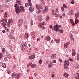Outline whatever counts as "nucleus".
<instances>
[{"mask_svg": "<svg viewBox=\"0 0 79 79\" xmlns=\"http://www.w3.org/2000/svg\"><path fill=\"white\" fill-rule=\"evenodd\" d=\"M69 65V61L68 60H66L64 62V66L65 69H68V66Z\"/></svg>", "mask_w": 79, "mask_h": 79, "instance_id": "1", "label": "nucleus"}, {"mask_svg": "<svg viewBox=\"0 0 79 79\" xmlns=\"http://www.w3.org/2000/svg\"><path fill=\"white\" fill-rule=\"evenodd\" d=\"M14 7L15 8V11L17 13H20L21 10H19V8H20V6L19 5L15 4L14 5Z\"/></svg>", "mask_w": 79, "mask_h": 79, "instance_id": "2", "label": "nucleus"}, {"mask_svg": "<svg viewBox=\"0 0 79 79\" xmlns=\"http://www.w3.org/2000/svg\"><path fill=\"white\" fill-rule=\"evenodd\" d=\"M45 23L43 22L39 23L38 24V26L39 27H41V28L43 27V29H45V27H44V26H45Z\"/></svg>", "mask_w": 79, "mask_h": 79, "instance_id": "3", "label": "nucleus"}, {"mask_svg": "<svg viewBox=\"0 0 79 79\" xmlns=\"http://www.w3.org/2000/svg\"><path fill=\"white\" fill-rule=\"evenodd\" d=\"M27 44H23L21 47L22 50L23 52H24L26 50V48H27Z\"/></svg>", "mask_w": 79, "mask_h": 79, "instance_id": "4", "label": "nucleus"}, {"mask_svg": "<svg viewBox=\"0 0 79 79\" xmlns=\"http://www.w3.org/2000/svg\"><path fill=\"white\" fill-rule=\"evenodd\" d=\"M20 76V73H18V74L14 73L12 74V77H14L15 76H16L15 78L16 79H19L18 78L19 77V76Z\"/></svg>", "mask_w": 79, "mask_h": 79, "instance_id": "5", "label": "nucleus"}, {"mask_svg": "<svg viewBox=\"0 0 79 79\" xmlns=\"http://www.w3.org/2000/svg\"><path fill=\"white\" fill-rule=\"evenodd\" d=\"M31 66V68L36 67V65L35 64H32V63H30L28 64V67Z\"/></svg>", "mask_w": 79, "mask_h": 79, "instance_id": "6", "label": "nucleus"}, {"mask_svg": "<svg viewBox=\"0 0 79 79\" xmlns=\"http://www.w3.org/2000/svg\"><path fill=\"white\" fill-rule=\"evenodd\" d=\"M35 6L36 9L38 10H41V9H43V8H44V6L42 5H39L37 4Z\"/></svg>", "mask_w": 79, "mask_h": 79, "instance_id": "7", "label": "nucleus"}, {"mask_svg": "<svg viewBox=\"0 0 79 79\" xmlns=\"http://www.w3.org/2000/svg\"><path fill=\"white\" fill-rule=\"evenodd\" d=\"M51 40V38H50V36L49 35L47 36L46 37H45V40H46V41L50 42Z\"/></svg>", "mask_w": 79, "mask_h": 79, "instance_id": "8", "label": "nucleus"}, {"mask_svg": "<svg viewBox=\"0 0 79 79\" xmlns=\"http://www.w3.org/2000/svg\"><path fill=\"white\" fill-rule=\"evenodd\" d=\"M54 30L56 31H59V27H58V25H56L54 26Z\"/></svg>", "mask_w": 79, "mask_h": 79, "instance_id": "9", "label": "nucleus"}, {"mask_svg": "<svg viewBox=\"0 0 79 79\" xmlns=\"http://www.w3.org/2000/svg\"><path fill=\"white\" fill-rule=\"evenodd\" d=\"M20 8L19 9V10H20V12H24V11H25V9H24V7L22 6H20Z\"/></svg>", "mask_w": 79, "mask_h": 79, "instance_id": "10", "label": "nucleus"}, {"mask_svg": "<svg viewBox=\"0 0 79 79\" xmlns=\"http://www.w3.org/2000/svg\"><path fill=\"white\" fill-rule=\"evenodd\" d=\"M44 8V9L42 10L43 13H45L48 10V7L47 6H45Z\"/></svg>", "mask_w": 79, "mask_h": 79, "instance_id": "11", "label": "nucleus"}, {"mask_svg": "<svg viewBox=\"0 0 79 79\" xmlns=\"http://www.w3.org/2000/svg\"><path fill=\"white\" fill-rule=\"evenodd\" d=\"M6 22L7 23V22L8 21V19H7V18H6V17H4V18L2 19L1 22L2 23H3V22Z\"/></svg>", "mask_w": 79, "mask_h": 79, "instance_id": "12", "label": "nucleus"}, {"mask_svg": "<svg viewBox=\"0 0 79 79\" xmlns=\"http://www.w3.org/2000/svg\"><path fill=\"white\" fill-rule=\"evenodd\" d=\"M35 55H31L30 56H29V58L30 60H32V59H34V58H35Z\"/></svg>", "mask_w": 79, "mask_h": 79, "instance_id": "13", "label": "nucleus"}, {"mask_svg": "<svg viewBox=\"0 0 79 79\" xmlns=\"http://www.w3.org/2000/svg\"><path fill=\"white\" fill-rule=\"evenodd\" d=\"M63 75L65 76L66 78H68V76H69V74L67 73H66L65 72L64 73Z\"/></svg>", "mask_w": 79, "mask_h": 79, "instance_id": "14", "label": "nucleus"}, {"mask_svg": "<svg viewBox=\"0 0 79 79\" xmlns=\"http://www.w3.org/2000/svg\"><path fill=\"white\" fill-rule=\"evenodd\" d=\"M22 22H23L22 20H21L20 19H19L18 24H19V26H21V25L22 24Z\"/></svg>", "mask_w": 79, "mask_h": 79, "instance_id": "15", "label": "nucleus"}, {"mask_svg": "<svg viewBox=\"0 0 79 79\" xmlns=\"http://www.w3.org/2000/svg\"><path fill=\"white\" fill-rule=\"evenodd\" d=\"M29 36L28 33H26L25 34V38L27 39V38H29Z\"/></svg>", "mask_w": 79, "mask_h": 79, "instance_id": "16", "label": "nucleus"}, {"mask_svg": "<svg viewBox=\"0 0 79 79\" xmlns=\"http://www.w3.org/2000/svg\"><path fill=\"white\" fill-rule=\"evenodd\" d=\"M72 56H75L76 55V52H75V51H74V50L73 49H72Z\"/></svg>", "mask_w": 79, "mask_h": 79, "instance_id": "17", "label": "nucleus"}, {"mask_svg": "<svg viewBox=\"0 0 79 79\" xmlns=\"http://www.w3.org/2000/svg\"><path fill=\"white\" fill-rule=\"evenodd\" d=\"M29 10L31 12H32V11H34V7H30L29 9Z\"/></svg>", "mask_w": 79, "mask_h": 79, "instance_id": "18", "label": "nucleus"}, {"mask_svg": "<svg viewBox=\"0 0 79 79\" xmlns=\"http://www.w3.org/2000/svg\"><path fill=\"white\" fill-rule=\"evenodd\" d=\"M70 44V43L69 42H68L67 43H66L65 44H64V47H66V48H67L68 47V45H69Z\"/></svg>", "mask_w": 79, "mask_h": 79, "instance_id": "19", "label": "nucleus"}, {"mask_svg": "<svg viewBox=\"0 0 79 79\" xmlns=\"http://www.w3.org/2000/svg\"><path fill=\"white\" fill-rule=\"evenodd\" d=\"M51 58L52 59H55V58H56V54H52L51 55Z\"/></svg>", "mask_w": 79, "mask_h": 79, "instance_id": "20", "label": "nucleus"}, {"mask_svg": "<svg viewBox=\"0 0 79 79\" xmlns=\"http://www.w3.org/2000/svg\"><path fill=\"white\" fill-rule=\"evenodd\" d=\"M9 37L10 38V39H14V37L12 36L11 35V33H9Z\"/></svg>", "mask_w": 79, "mask_h": 79, "instance_id": "21", "label": "nucleus"}, {"mask_svg": "<svg viewBox=\"0 0 79 79\" xmlns=\"http://www.w3.org/2000/svg\"><path fill=\"white\" fill-rule=\"evenodd\" d=\"M7 57L9 59H11L12 58V56L10 54H9L7 55Z\"/></svg>", "mask_w": 79, "mask_h": 79, "instance_id": "22", "label": "nucleus"}, {"mask_svg": "<svg viewBox=\"0 0 79 79\" xmlns=\"http://www.w3.org/2000/svg\"><path fill=\"white\" fill-rule=\"evenodd\" d=\"M28 3H29V5L30 6V7H31L32 6V3H31V0H28Z\"/></svg>", "mask_w": 79, "mask_h": 79, "instance_id": "23", "label": "nucleus"}, {"mask_svg": "<svg viewBox=\"0 0 79 79\" xmlns=\"http://www.w3.org/2000/svg\"><path fill=\"white\" fill-rule=\"evenodd\" d=\"M70 21L71 23V24L72 26H74L75 25V23H74V22L73 21V20L72 19H70Z\"/></svg>", "mask_w": 79, "mask_h": 79, "instance_id": "24", "label": "nucleus"}, {"mask_svg": "<svg viewBox=\"0 0 79 79\" xmlns=\"http://www.w3.org/2000/svg\"><path fill=\"white\" fill-rule=\"evenodd\" d=\"M2 25L4 27H6L7 25V24L6 23V22H4L2 23Z\"/></svg>", "mask_w": 79, "mask_h": 79, "instance_id": "25", "label": "nucleus"}, {"mask_svg": "<svg viewBox=\"0 0 79 79\" xmlns=\"http://www.w3.org/2000/svg\"><path fill=\"white\" fill-rule=\"evenodd\" d=\"M2 66L3 68H6V64L5 63H3L2 64Z\"/></svg>", "mask_w": 79, "mask_h": 79, "instance_id": "26", "label": "nucleus"}, {"mask_svg": "<svg viewBox=\"0 0 79 79\" xmlns=\"http://www.w3.org/2000/svg\"><path fill=\"white\" fill-rule=\"evenodd\" d=\"M69 13L70 15H73V10L71 9H70Z\"/></svg>", "mask_w": 79, "mask_h": 79, "instance_id": "27", "label": "nucleus"}, {"mask_svg": "<svg viewBox=\"0 0 79 79\" xmlns=\"http://www.w3.org/2000/svg\"><path fill=\"white\" fill-rule=\"evenodd\" d=\"M53 66V64L51 63H49L48 64V67L49 68H52Z\"/></svg>", "mask_w": 79, "mask_h": 79, "instance_id": "28", "label": "nucleus"}, {"mask_svg": "<svg viewBox=\"0 0 79 79\" xmlns=\"http://www.w3.org/2000/svg\"><path fill=\"white\" fill-rule=\"evenodd\" d=\"M16 3H17L18 5H20L21 4V2L19 1H16Z\"/></svg>", "mask_w": 79, "mask_h": 79, "instance_id": "29", "label": "nucleus"}, {"mask_svg": "<svg viewBox=\"0 0 79 79\" xmlns=\"http://www.w3.org/2000/svg\"><path fill=\"white\" fill-rule=\"evenodd\" d=\"M54 40L56 42V43H59V42H60V40H56L55 39H54Z\"/></svg>", "mask_w": 79, "mask_h": 79, "instance_id": "30", "label": "nucleus"}, {"mask_svg": "<svg viewBox=\"0 0 79 79\" xmlns=\"http://www.w3.org/2000/svg\"><path fill=\"white\" fill-rule=\"evenodd\" d=\"M79 21V20L77 19L76 18L75 19V23L76 24H77V23H78V21Z\"/></svg>", "mask_w": 79, "mask_h": 79, "instance_id": "31", "label": "nucleus"}, {"mask_svg": "<svg viewBox=\"0 0 79 79\" xmlns=\"http://www.w3.org/2000/svg\"><path fill=\"white\" fill-rule=\"evenodd\" d=\"M7 73L8 74H11V70L10 69H8L7 71Z\"/></svg>", "mask_w": 79, "mask_h": 79, "instance_id": "32", "label": "nucleus"}, {"mask_svg": "<svg viewBox=\"0 0 79 79\" xmlns=\"http://www.w3.org/2000/svg\"><path fill=\"white\" fill-rule=\"evenodd\" d=\"M38 19L41 21L42 20V16L40 15L38 17Z\"/></svg>", "mask_w": 79, "mask_h": 79, "instance_id": "33", "label": "nucleus"}, {"mask_svg": "<svg viewBox=\"0 0 79 79\" xmlns=\"http://www.w3.org/2000/svg\"><path fill=\"white\" fill-rule=\"evenodd\" d=\"M75 16L76 18H78L79 17V13H76L75 14Z\"/></svg>", "mask_w": 79, "mask_h": 79, "instance_id": "34", "label": "nucleus"}, {"mask_svg": "<svg viewBox=\"0 0 79 79\" xmlns=\"http://www.w3.org/2000/svg\"><path fill=\"white\" fill-rule=\"evenodd\" d=\"M7 15H8L7 13H4V18H7Z\"/></svg>", "mask_w": 79, "mask_h": 79, "instance_id": "35", "label": "nucleus"}, {"mask_svg": "<svg viewBox=\"0 0 79 79\" xmlns=\"http://www.w3.org/2000/svg\"><path fill=\"white\" fill-rule=\"evenodd\" d=\"M77 60H79V54L78 53H77Z\"/></svg>", "mask_w": 79, "mask_h": 79, "instance_id": "36", "label": "nucleus"}, {"mask_svg": "<svg viewBox=\"0 0 79 79\" xmlns=\"http://www.w3.org/2000/svg\"><path fill=\"white\" fill-rule=\"evenodd\" d=\"M59 32L60 34H62V33H63V30L61 29H60L59 30Z\"/></svg>", "mask_w": 79, "mask_h": 79, "instance_id": "37", "label": "nucleus"}, {"mask_svg": "<svg viewBox=\"0 0 79 79\" xmlns=\"http://www.w3.org/2000/svg\"><path fill=\"white\" fill-rule=\"evenodd\" d=\"M3 58V54L0 53V59H2Z\"/></svg>", "mask_w": 79, "mask_h": 79, "instance_id": "38", "label": "nucleus"}, {"mask_svg": "<svg viewBox=\"0 0 79 79\" xmlns=\"http://www.w3.org/2000/svg\"><path fill=\"white\" fill-rule=\"evenodd\" d=\"M39 63L40 64H42V60L40 59L39 61Z\"/></svg>", "mask_w": 79, "mask_h": 79, "instance_id": "39", "label": "nucleus"}, {"mask_svg": "<svg viewBox=\"0 0 79 79\" xmlns=\"http://www.w3.org/2000/svg\"><path fill=\"white\" fill-rule=\"evenodd\" d=\"M8 22H9L10 23H13V20L11 19H10L9 20H8Z\"/></svg>", "mask_w": 79, "mask_h": 79, "instance_id": "40", "label": "nucleus"}, {"mask_svg": "<svg viewBox=\"0 0 79 79\" xmlns=\"http://www.w3.org/2000/svg\"><path fill=\"white\" fill-rule=\"evenodd\" d=\"M7 26H8V27H10L11 26V23H10V22H8Z\"/></svg>", "mask_w": 79, "mask_h": 79, "instance_id": "41", "label": "nucleus"}, {"mask_svg": "<svg viewBox=\"0 0 79 79\" xmlns=\"http://www.w3.org/2000/svg\"><path fill=\"white\" fill-rule=\"evenodd\" d=\"M49 16L48 15L47 16V18L46 19V21H48L49 20Z\"/></svg>", "mask_w": 79, "mask_h": 79, "instance_id": "42", "label": "nucleus"}, {"mask_svg": "<svg viewBox=\"0 0 79 79\" xmlns=\"http://www.w3.org/2000/svg\"><path fill=\"white\" fill-rule=\"evenodd\" d=\"M70 38H71V40H73V41H74V38L73 37V36L72 35H71L70 36Z\"/></svg>", "mask_w": 79, "mask_h": 79, "instance_id": "43", "label": "nucleus"}, {"mask_svg": "<svg viewBox=\"0 0 79 79\" xmlns=\"http://www.w3.org/2000/svg\"><path fill=\"white\" fill-rule=\"evenodd\" d=\"M63 6L64 8H67V6L65 4H64L63 5Z\"/></svg>", "mask_w": 79, "mask_h": 79, "instance_id": "44", "label": "nucleus"}, {"mask_svg": "<svg viewBox=\"0 0 79 79\" xmlns=\"http://www.w3.org/2000/svg\"><path fill=\"white\" fill-rule=\"evenodd\" d=\"M2 51L3 53L5 52V48H2Z\"/></svg>", "mask_w": 79, "mask_h": 79, "instance_id": "45", "label": "nucleus"}, {"mask_svg": "<svg viewBox=\"0 0 79 79\" xmlns=\"http://www.w3.org/2000/svg\"><path fill=\"white\" fill-rule=\"evenodd\" d=\"M28 5H29L28 3H26L25 4V6L26 8L27 7V6H28Z\"/></svg>", "mask_w": 79, "mask_h": 79, "instance_id": "46", "label": "nucleus"}, {"mask_svg": "<svg viewBox=\"0 0 79 79\" xmlns=\"http://www.w3.org/2000/svg\"><path fill=\"white\" fill-rule=\"evenodd\" d=\"M24 28H25L26 29H27V25H24Z\"/></svg>", "mask_w": 79, "mask_h": 79, "instance_id": "47", "label": "nucleus"}, {"mask_svg": "<svg viewBox=\"0 0 79 79\" xmlns=\"http://www.w3.org/2000/svg\"><path fill=\"white\" fill-rule=\"evenodd\" d=\"M30 24L31 25H33V20H31L30 21Z\"/></svg>", "mask_w": 79, "mask_h": 79, "instance_id": "48", "label": "nucleus"}, {"mask_svg": "<svg viewBox=\"0 0 79 79\" xmlns=\"http://www.w3.org/2000/svg\"><path fill=\"white\" fill-rule=\"evenodd\" d=\"M55 16L56 17H58L59 16V15L57 14H55Z\"/></svg>", "mask_w": 79, "mask_h": 79, "instance_id": "49", "label": "nucleus"}, {"mask_svg": "<svg viewBox=\"0 0 79 79\" xmlns=\"http://www.w3.org/2000/svg\"><path fill=\"white\" fill-rule=\"evenodd\" d=\"M44 0H41V2L43 3V5H45V3L44 2Z\"/></svg>", "mask_w": 79, "mask_h": 79, "instance_id": "50", "label": "nucleus"}, {"mask_svg": "<svg viewBox=\"0 0 79 79\" xmlns=\"http://www.w3.org/2000/svg\"><path fill=\"white\" fill-rule=\"evenodd\" d=\"M61 10L63 11H64V7H61Z\"/></svg>", "mask_w": 79, "mask_h": 79, "instance_id": "51", "label": "nucleus"}, {"mask_svg": "<svg viewBox=\"0 0 79 79\" xmlns=\"http://www.w3.org/2000/svg\"><path fill=\"white\" fill-rule=\"evenodd\" d=\"M9 48H10V50H12L13 48H12V46H9Z\"/></svg>", "mask_w": 79, "mask_h": 79, "instance_id": "52", "label": "nucleus"}, {"mask_svg": "<svg viewBox=\"0 0 79 79\" xmlns=\"http://www.w3.org/2000/svg\"><path fill=\"white\" fill-rule=\"evenodd\" d=\"M71 3L72 5H73V4H74V0L72 1L71 2Z\"/></svg>", "mask_w": 79, "mask_h": 79, "instance_id": "53", "label": "nucleus"}, {"mask_svg": "<svg viewBox=\"0 0 79 79\" xmlns=\"http://www.w3.org/2000/svg\"><path fill=\"white\" fill-rule=\"evenodd\" d=\"M35 35H33L32 36V38L33 39H35Z\"/></svg>", "mask_w": 79, "mask_h": 79, "instance_id": "54", "label": "nucleus"}, {"mask_svg": "<svg viewBox=\"0 0 79 79\" xmlns=\"http://www.w3.org/2000/svg\"><path fill=\"white\" fill-rule=\"evenodd\" d=\"M69 61H74V60L73 59H69Z\"/></svg>", "mask_w": 79, "mask_h": 79, "instance_id": "55", "label": "nucleus"}, {"mask_svg": "<svg viewBox=\"0 0 79 79\" xmlns=\"http://www.w3.org/2000/svg\"><path fill=\"white\" fill-rule=\"evenodd\" d=\"M42 11V10H40L38 11V12L39 13H41V12Z\"/></svg>", "mask_w": 79, "mask_h": 79, "instance_id": "56", "label": "nucleus"}, {"mask_svg": "<svg viewBox=\"0 0 79 79\" xmlns=\"http://www.w3.org/2000/svg\"><path fill=\"white\" fill-rule=\"evenodd\" d=\"M11 0H7L6 2L7 3H9V2H10Z\"/></svg>", "mask_w": 79, "mask_h": 79, "instance_id": "57", "label": "nucleus"}, {"mask_svg": "<svg viewBox=\"0 0 79 79\" xmlns=\"http://www.w3.org/2000/svg\"><path fill=\"white\" fill-rule=\"evenodd\" d=\"M52 15H54L55 14V13H53V12H54V10H52Z\"/></svg>", "mask_w": 79, "mask_h": 79, "instance_id": "58", "label": "nucleus"}, {"mask_svg": "<svg viewBox=\"0 0 79 79\" xmlns=\"http://www.w3.org/2000/svg\"><path fill=\"white\" fill-rule=\"evenodd\" d=\"M3 12V10H0V12L1 13H2V12Z\"/></svg>", "mask_w": 79, "mask_h": 79, "instance_id": "59", "label": "nucleus"}, {"mask_svg": "<svg viewBox=\"0 0 79 79\" xmlns=\"http://www.w3.org/2000/svg\"><path fill=\"white\" fill-rule=\"evenodd\" d=\"M59 61H60V62H61V63H62V60H61L60 59H59Z\"/></svg>", "mask_w": 79, "mask_h": 79, "instance_id": "60", "label": "nucleus"}, {"mask_svg": "<svg viewBox=\"0 0 79 79\" xmlns=\"http://www.w3.org/2000/svg\"><path fill=\"white\" fill-rule=\"evenodd\" d=\"M62 15L63 16H65V14L64 13H63Z\"/></svg>", "mask_w": 79, "mask_h": 79, "instance_id": "61", "label": "nucleus"}, {"mask_svg": "<svg viewBox=\"0 0 79 79\" xmlns=\"http://www.w3.org/2000/svg\"><path fill=\"white\" fill-rule=\"evenodd\" d=\"M75 79H78V77H75Z\"/></svg>", "mask_w": 79, "mask_h": 79, "instance_id": "62", "label": "nucleus"}, {"mask_svg": "<svg viewBox=\"0 0 79 79\" xmlns=\"http://www.w3.org/2000/svg\"><path fill=\"white\" fill-rule=\"evenodd\" d=\"M49 28L50 29H52V25H50L49 26Z\"/></svg>", "mask_w": 79, "mask_h": 79, "instance_id": "63", "label": "nucleus"}, {"mask_svg": "<svg viewBox=\"0 0 79 79\" xmlns=\"http://www.w3.org/2000/svg\"><path fill=\"white\" fill-rule=\"evenodd\" d=\"M77 76L78 77V79H79V74H77Z\"/></svg>", "mask_w": 79, "mask_h": 79, "instance_id": "64", "label": "nucleus"}]
</instances>
